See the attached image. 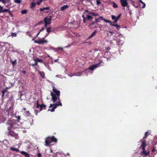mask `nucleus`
Wrapping results in <instances>:
<instances>
[{
    "mask_svg": "<svg viewBox=\"0 0 157 157\" xmlns=\"http://www.w3.org/2000/svg\"><path fill=\"white\" fill-rule=\"evenodd\" d=\"M3 7L0 5V13H2V11L3 10Z\"/></svg>",
    "mask_w": 157,
    "mask_h": 157,
    "instance_id": "nucleus-38",
    "label": "nucleus"
},
{
    "mask_svg": "<svg viewBox=\"0 0 157 157\" xmlns=\"http://www.w3.org/2000/svg\"><path fill=\"white\" fill-rule=\"evenodd\" d=\"M36 108H37L40 109V111L43 109H45L46 105L42 103L41 104H39V101L37 100L36 102Z\"/></svg>",
    "mask_w": 157,
    "mask_h": 157,
    "instance_id": "nucleus-8",
    "label": "nucleus"
},
{
    "mask_svg": "<svg viewBox=\"0 0 157 157\" xmlns=\"http://www.w3.org/2000/svg\"><path fill=\"white\" fill-rule=\"evenodd\" d=\"M52 100L54 102H55L57 101L56 103L55 104H51L49 106V108L52 107V108L51 109H49L48 111H50L52 112H54L55 111V109H56L57 106L60 105L62 106V103L60 102V99H52Z\"/></svg>",
    "mask_w": 157,
    "mask_h": 157,
    "instance_id": "nucleus-3",
    "label": "nucleus"
},
{
    "mask_svg": "<svg viewBox=\"0 0 157 157\" xmlns=\"http://www.w3.org/2000/svg\"><path fill=\"white\" fill-rule=\"evenodd\" d=\"M36 38H35V37H33L32 39V40H33V41H34V42L35 43V41H36V40H35V39Z\"/></svg>",
    "mask_w": 157,
    "mask_h": 157,
    "instance_id": "nucleus-55",
    "label": "nucleus"
},
{
    "mask_svg": "<svg viewBox=\"0 0 157 157\" xmlns=\"http://www.w3.org/2000/svg\"><path fill=\"white\" fill-rule=\"evenodd\" d=\"M151 153L155 155L157 153V151L156 150L155 147H153L151 150Z\"/></svg>",
    "mask_w": 157,
    "mask_h": 157,
    "instance_id": "nucleus-17",
    "label": "nucleus"
},
{
    "mask_svg": "<svg viewBox=\"0 0 157 157\" xmlns=\"http://www.w3.org/2000/svg\"><path fill=\"white\" fill-rule=\"evenodd\" d=\"M58 60V59H56L54 60V62H57Z\"/></svg>",
    "mask_w": 157,
    "mask_h": 157,
    "instance_id": "nucleus-56",
    "label": "nucleus"
},
{
    "mask_svg": "<svg viewBox=\"0 0 157 157\" xmlns=\"http://www.w3.org/2000/svg\"><path fill=\"white\" fill-rule=\"evenodd\" d=\"M49 7H44L43 8H41L40 9V11H43L44 10H49Z\"/></svg>",
    "mask_w": 157,
    "mask_h": 157,
    "instance_id": "nucleus-21",
    "label": "nucleus"
},
{
    "mask_svg": "<svg viewBox=\"0 0 157 157\" xmlns=\"http://www.w3.org/2000/svg\"><path fill=\"white\" fill-rule=\"evenodd\" d=\"M83 22L84 23L85 22V19H83Z\"/></svg>",
    "mask_w": 157,
    "mask_h": 157,
    "instance_id": "nucleus-60",
    "label": "nucleus"
},
{
    "mask_svg": "<svg viewBox=\"0 0 157 157\" xmlns=\"http://www.w3.org/2000/svg\"><path fill=\"white\" fill-rule=\"evenodd\" d=\"M86 17L87 19L88 20H90L92 19V17L91 15H87Z\"/></svg>",
    "mask_w": 157,
    "mask_h": 157,
    "instance_id": "nucleus-31",
    "label": "nucleus"
},
{
    "mask_svg": "<svg viewBox=\"0 0 157 157\" xmlns=\"http://www.w3.org/2000/svg\"><path fill=\"white\" fill-rule=\"evenodd\" d=\"M57 141V140L53 136L52 137H48L45 139V143L46 146H48L52 142L56 143Z\"/></svg>",
    "mask_w": 157,
    "mask_h": 157,
    "instance_id": "nucleus-4",
    "label": "nucleus"
},
{
    "mask_svg": "<svg viewBox=\"0 0 157 157\" xmlns=\"http://www.w3.org/2000/svg\"><path fill=\"white\" fill-rule=\"evenodd\" d=\"M58 49H61L62 50V49L63 48H58Z\"/></svg>",
    "mask_w": 157,
    "mask_h": 157,
    "instance_id": "nucleus-63",
    "label": "nucleus"
},
{
    "mask_svg": "<svg viewBox=\"0 0 157 157\" xmlns=\"http://www.w3.org/2000/svg\"><path fill=\"white\" fill-rule=\"evenodd\" d=\"M99 20L100 19L101 20H103L105 22L108 23H110V21L108 20H106L105 19L103 18V17L102 16L100 17L99 18Z\"/></svg>",
    "mask_w": 157,
    "mask_h": 157,
    "instance_id": "nucleus-16",
    "label": "nucleus"
},
{
    "mask_svg": "<svg viewBox=\"0 0 157 157\" xmlns=\"http://www.w3.org/2000/svg\"><path fill=\"white\" fill-rule=\"evenodd\" d=\"M82 18H83V19H85V17H84V15H82Z\"/></svg>",
    "mask_w": 157,
    "mask_h": 157,
    "instance_id": "nucleus-58",
    "label": "nucleus"
},
{
    "mask_svg": "<svg viewBox=\"0 0 157 157\" xmlns=\"http://www.w3.org/2000/svg\"><path fill=\"white\" fill-rule=\"evenodd\" d=\"M10 10V9L9 8L8 9H6L3 8V10L2 11V13H4L5 12H9V11Z\"/></svg>",
    "mask_w": 157,
    "mask_h": 157,
    "instance_id": "nucleus-29",
    "label": "nucleus"
},
{
    "mask_svg": "<svg viewBox=\"0 0 157 157\" xmlns=\"http://www.w3.org/2000/svg\"><path fill=\"white\" fill-rule=\"evenodd\" d=\"M45 27H43L40 30V31L39 32H41L43 30H44L45 29Z\"/></svg>",
    "mask_w": 157,
    "mask_h": 157,
    "instance_id": "nucleus-48",
    "label": "nucleus"
},
{
    "mask_svg": "<svg viewBox=\"0 0 157 157\" xmlns=\"http://www.w3.org/2000/svg\"><path fill=\"white\" fill-rule=\"evenodd\" d=\"M46 31L48 33H50L51 32V27H49L47 28L46 29Z\"/></svg>",
    "mask_w": 157,
    "mask_h": 157,
    "instance_id": "nucleus-27",
    "label": "nucleus"
},
{
    "mask_svg": "<svg viewBox=\"0 0 157 157\" xmlns=\"http://www.w3.org/2000/svg\"><path fill=\"white\" fill-rule=\"evenodd\" d=\"M48 34H49L48 33V34H46L45 35V36L47 37V36H48Z\"/></svg>",
    "mask_w": 157,
    "mask_h": 157,
    "instance_id": "nucleus-59",
    "label": "nucleus"
},
{
    "mask_svg": "<svg viewBox=\"0 0 157 157\" xmlns=\"http://www.w3.org/2000/svg\"><path fill=\"white\" fill-rule=\"evenodd\" d=\"M14 2L16 3L20 4L21 2V0H14Z\"/></svg>",
    "mask_w": 157,
    "mask_h": 157,
    "instance_id": "nucleus-28",
    "label": "nucleus"
},
{
    "mask_svg": "<svg viewBox=\"0 0 157 157\" xmlns=\"http://www.w3.org/2000/svg\"><path fill=\"white\" fill-rule=\"evenodd\" d=\"M116 42V40H111L110 41V44H113Z\"/></svg>",
    "mask_w": 157,
    "mask_h": 157,
    "instance_id": "nucleus-40",
    "label": "nucleus"
},
{
    "mask_svg": "<svg viewBox=\"0 0 157 157\" xmlns=\"http://www.w3.org/2000/svg\"><path fill=\"white\" fill-rule=\"evenodd\" d=\"M140 3H141L143 4V6L142 7V8H144L145 7V6H146L144 2H143L142 1Z\"/></svg>",
    "mask_w": 157,
    "mask_h": 157,
    "instance_id": "nucleus-36",
    "label": "nucleus"
},
{
    "mask_svg": "<svg viewBox=\"0 0 157 157\" xmlns=\"http://www.w3.org/2000/svg\"><path fill=\"white\" fill-rule=\"evenodd\" d=\"M40 32H38V33H37V34L35 36V38H36L37 37V36H38V35H39V34H40Z\"/></svg>",
    "mask_w": 157,
    "mask_h": 157,
    "instance_id": "nucleus-54",
    "label": "nucleus"
},
{
    "mask_svg": "<svg viewBox=\"0 0 157 157\" xmlns=\"http://www.w3.org/2000/svg\"><path fill=\"white\" fill-rule=\"evenodd\" d=\"M40 112V110L39 111L37 109H35L34 110V113L36 115H37L38 113Z\"/></svg>",
    "mask_w": 157,
    "mask_h": 157,
    "instance_id": "nucleus-33",
    "label": "nucleus"
},
{
    "mask_svg": "<svg viewBox=\"0 0 157 157\" xmlns=\"http://www.w3.org/2000/svg\"><path fill=\"white\" fill-rule=\"evenodd\" d=\"M37 155L38 156V157H41V154L40 153H38L37 154Z\"/></svg>",
    "mask_w": 157,
    "mask_h": 157,
    "instance_id": "nucleus-45",
    "label": "nucleus"
},
{
    "mask_svg": "<svg viewBox=\"0 0 157 157\" xmlns=\"http://www.w3.org/2000/svg\"><path fill=\"white\" fill-rule=\"evenodd\" d=\"M120 2L121 6L124 7L123 9L125 6H128V3L127 0H120Z\"/></svg>",
    "mask_w": 157,
    "mask_h": 157,
    "instance_id": "nucleus-11",
    "label": "nucleus"
},
{
    "mask_svg": "<svg viewBox=\"0 0 157 157\" xmlns=\"http://www.w3.org/2000/svg\"><path fill=\"white\" fill-rule=\"evenodd\" d=\"M25 114L27 116H29L30 114V113L29 111H27L25 112Z\"/></svg>",
    "mask_w": 157,
    "mask_h": 157,
    "instance_id": "nucleus-39",
    "label": "nucleus"
},
{
    "mask_svg": "<svg viewBox=\"0 0 157 157\" xmlns=\"http://www.w3.org/2000/svg\"><path fill=\"white\" fill-rule=\"evenodd\" d=\"M11 5V3H10V4H8V5H7L6 6V7H7V8H9L10 6V5Z\"/></svg>",
    "mask_w": 157,
    "mask_h": 157,
    "instance_id": "nucleus-51",
    "label": "nucleus"
},
{
    "mask_svg": "<svg viewBox=\"0 0 157 157\" xmlns=\"http://www.w3.org/2000/svg\"><path fill=\"white\" fill-rule=\"evenodd\" d=\"M52 18V17L50 16H48L44 18V21L45 23L44 27L45 28H46L48 25H49L51 23V21Z\"/></svg>",
    "mask_w": 157,
    "mask_h": 157,
    "instance_id": "nucleus-6",
    "label": "nucleus"
},
{
    "mask_svg": "<svg viewBox=\"0 0 157 157\" xmlns=\"http://www.w3.org/2000/svg\"><path fill=\"white\" fill-rule=\"evenodd\" d=\"M105 49L106 50H110V48L109 47H107Z\"/></svg>",
    "mask_w": 157,
    "mask_h": 157,
    "instance_id": "nucleus-50",
    "label": "nucleus"
},
{
    "mask_svg": "<svg viewBox=\"0 0 157 157\" xmlns=\"http://www.w3.org/2000/svg\"><path fill=\"white\" fill-rule=\"evenodd\" d=\"M36 4L34 2H32L31 4L30 7L31 8H33L35 6Z\"/></svg>",
    "mask_w": 157,
    "mask_h": 157,
    "instance_id": "nucleus-32",
    "label": "nucleus"
},
{
    "mask_svg": "<svg viewBox=\"0 0 157 157\" xmlns=\"http://www.w3.org/2000/svg\"><path fill=\"white\" fill-rule=\"evenodd\" d=\"M10 149L11 150L13 151H16V152H18L19 151V150L18 149H16V148H14L13 147H10Z\"/></svg>",
    "mask_w": 157,
    "mask_h": 157,
    "instance_id": "nucleus-23",
    "label": "nucleus"
},
{
    "mask_svg": "<svg viewBox=\"0 0 157 157\" xmlns=\"http://www.w3.org/2000/svg\"><path fill=\"white\" fill-rule=\"evenodd\" d=\"M96 31L95 30L91 35L89 37V38H90L93 36H94L96 33Z\"/></svg>",
    "mask_w": 157,
    "mask_h": 157,
    "instance_id": "nucleus-22",
    "label": "nucleus"
},
{
    "mask_svg": "<svg viewBox=\"0 0 157 157\" xmlns=\"http://www.w3.org/2000/svg\"><path fill=\"white\" fill-rule=\"evenodd\" d=\"M112 56L111 55L109 52H105L104 54V57L107 59V60H110V58Z\"/></svg>",
    "mask_w": 157,
    "mask_h": 157,
    "instance_id": "nucleus-12",
    "label": "nucleus"
},
{
    "mask_svg": "<svg viewBox=\"0 0 157 157\" xmlns=\"http://www.w3.org/2000/svg\"><path fill=\"white\" fill-rule=\"evenodd\" d=\"M86 11L88 12V14H89V15H91L92 13L91 12L88 11L87 10Z\"/></svg>",
    "mask_w": 157,
    "mask_h": 157,
    "instance_id": "nucleus-49",
    "label": "nucleus"
},
{
    "mask_svg": "<svg viewBox=\"0 0 157 157\" xmlns=\"http://www.w3.org/2000/svg\"><path fill=\"white\" fill-rule=\"evenodd\" d=\"M8 130H10L11 129H15L18 128L20 127V124L18 123L16 121H11L9 120L7 123Z\"/></svg>",
    "mask_w": 157,
    "mask_h": 157,
    "instance_id": "nucleus-1",
    "label": "nucleus"
},
{
    "mask_svg": "<svg viewBox=\"0 0 157 157\" xmlns=\"http://www.w3.org/2000/svg\"><path fill=\"white\" fill-rule=\"evenodd\" d=\"M21 154L23 155L25 157H29L30 156L28 153L24 151H21Z\"/></svg>",
    "mask_w": 157,
    "mask_h": 157,
    "instance_id": "nucleus-15",
    "label": "nucleus"
},
{
    "mask_svg": "<svg viewBox=\"0 0 157 157\" xmlns=\"http://www.w3.org/2000/svg\"><path fill=\"white\" fill-rule=\"evenodd\" d=\"M68 7V5H64L61 8V10L62 11H63L65 10Z\"/></svg>",
    "mask_w": 157,
    "mask_h": 157,
    "instance_id": "nucleus-19",
    "label": "nucleus"
},
{
    "mask_svg": "<svg viewBox=\"0 0 157 157\" xmlns=\"http://www.w3.org/2000/svg\"><path fill=\"white\" fill-rule=\"evenodd\" d=\"M22 109L24 110H26V109L25 108H23Z\"/></svg>",
    "mask_w": 157,
    "mask_h": 157,
    "instance_id": "nucleus-62",
    "label": "nucleus"
},
{
    "mask_svg": "<svg viewBox=\"0 0 157 157\" xmlns=\"http://www.w3.org/2000/svg\"><path fill=\"white\" fill-rule=\"evenodd\" d=\"M27 12V10H24L21 11V13L22 14H26Z\"/></svg>",
    "mask_w": 157,
    "mask_h": 157,
    "instance_id": "nucleus-30",
    "label": "nucleus"
},
{
    "mask_svg": "<svg viewBox=\"0 0 157 157\" xmlns=\"http://www.w3.org/2000/svg\"><path fill=\"white\" fill-rule=\"evenodd\" d=\"M0 1L5 4L7 3H9L10 0H0Z\"/></svg>",
    "mask_w": 157,
    "mask_h": 157,
    "instance_id": "nucleus-18",
    "label": "nucleus"
},
{
    "mask_svg": "<svg viewBox=\"0 0 157 157\" xmlns=\"http://www.w3.org/2000/svg\"><path fill=\"white\" fill-rule=\"evenodd\" d=\"M109 33H110V35H111L112 34V33H113V32H111V31H109Z\"/></svg>",
    "mask_w": 157,
    "mask_h": 157,
    "instance_id": "nucleus-57",
    "label": "nucleus"
},
{
    "mask_svg": "<svg viewBox=\"0 0 157 157\" xmlns=\"http://www.w3.org/2000/svg\"><path fill=\"white\" fill-rule=\"evenodd\" d=\"M147 146L146 142L145 140H143L141 142V144L140 145L142 151L140 152V154L142 155H144L145 156H147L150 153V151H147L145 150V148Z\"/></svg>",
    "mask_w": 157,
    "mask_h": 157,
    "instance_id": "nucleus-2",
    "label": "nucleus"
},
{
    "mask_svg": "<svg viewBox=\"0 0 157 157\" xmlns=\"http://www.w3.org/2000/svg\"><path fill=\"white\" fill-rule=\"evenodd\" d=\"M11 36H17V34L16 33H13L11 35Z\"/></svg>",
    "mask_w": 157,
    "mask_h": 157,
    "instance_id": "nucleus-43",
    "label": "nucleus"
},
{
    "mask_svg": "<svg viewBox=\"0 0 157 157\" xmlns=\"http://www.w3.org/2000/svg\"><path fill=\"white\" fill-rule=\"evenodd\" d=\"M34 61L36 63L42 62V61L41 59H40L38 58H36L35 59H34Z\"/></svg>",
    "mask_w": 157,
    "mask_h": 157,
    "instance_id": "nucleus-24",
    "label": "nucleus"
},
{
    "mask_svg": "<svg viewBox=\"0 0 157 157\" xmlns=\"http://www.w3.org/2000/svg\"><path fill=\"white\" fill-rule=\"evenodd\" d=\"M48 43V40L45 39V38H42L39 39L35 41V43L39 44H47Z\"/></svg>",
    "mask_w": 157,
    "mask_h": 157,
    "instance_id": "nucleus-5",
    "label": "nucleus"
},
{
    "mask_svg": "<svg viewBox=\"0 0 157 157\" xmlns=\"http://www.w3.org/2000/svg\"><path fill=\"white\" fill-rule=\"evenodd\" d=\"M149 134L148 131L146 132L145 133L144 136V138L147 137V136H148Z\"/></svg>",
    "mask_w": 157,
    "mask_h": 157,
    "instance_id": "nucleus-34",
    "label": "nucleus"
},
{
    "mask_svg": "<svg viewBox=\"0 0 157 157\" xmlns=\"http://www.w3.org/2000/svg\"><path fill=\"white\" fill-rule=\"evenodd\" d=\"M43 1V0H38L37 3V4L38 5H40L41 2Z\"/></svg>",
    "mask_w": 157,
    "mask_h": 157,
    "instance_id": "nucleus-37",
    "label": "nucleus"
},
{
    "mask_svg": "<svg viewBox=\"0 0 157 157\" xmlns=\"http://www.w3.org/2000/svg\"><path fill=\"white\" fill-rule=\"evenodd\" d=\"M110 24V25L111 26H115V25H114V24H113L112 23H111V22H110V23H109Z\"/></svg>",
    "mask_w": 157,
    "mask_h": 157,
    "instance_id": "nucleus-52",
    "label": "nucleus"
},
{
    "mask_svg": "<svg viewBox=\"0 0 157 157\" xmlns=\"http://www.w3.org/2000/svg\"><path fill=\"white\" fill-rule=\"evenodd\" d=\"M36 63H35V64H33L32 65H33V66H35V65H36Z\"/></svg>",
    "mask_w": 157,
    "mask_h": 157,
    "instance_id": "nucleus-61",
    "label": "nucleus"
},
{
    "mask_svg": "<svg viewBox=\"0 0 157 157\" xmlns=\"http://www.w3.org/2000/svg\"><path fill=\"white\" fill-rule=\"evenodd\" d=\"M112 3L113 4L112 6L114 8H116L118 7L116 3H115L114 2H112Z\"/></svg>",
    "mask_w": 157,
    "mask_h": 157,
    "instance_id": "nucleus-25",
    "label": "nucleus"
},
{
    "mask_svg": "<svg viewBox=\"0 0 157 157\" xmlns=\"http://www.w3.org/2000/svg\"><path fill=\"white\" fill-rule=\"evenodd\" d=\"M8 130L9 131L7 134L8 136L10 135L13 137H15L17 136V134H16L13 131L11 130V129Z\"/></svg>",
    "mask_w": 157,
    "mask_h": 157,
    "instance_id": "nucleus-14",
    "label": "nucleus"
},
{
    "mask_svg": "<svg viewBox=\"0 0 157 157\" xmlns=\"http://www.w3.org/2000/svg\"><path fill=\"white\" fill-rule=\"evenodd\" d=\"M96 2H97V5H98V4H100V1L98 0H97L96 1Z\"/></svg>",
    "mask_w": 157,
    "mask_h": 157,
    "instance_id": "nucleus-47",
    "label": "nucleus"
},
{
    "mask_svg": "<svg viewBox=\"0 0 157 157\" xmlns=\"http://www.w3.org/2000/svg\"><path fill=\"white\" fill-rule=\"evenodd\" d=\"M88 72H89V71L88 70L86 69V70H85V71L82 72L81 73H80L79 72H78L76 74H73L72 75H68L71 77L72 76H81L82 75V73H83L84 72L86 74V73H88Z\"/></svg>",
    "mask_w": 157,
    "mask_h": 157,
    "instance_id": "nucleus-9",
    "label": "nucleus"
},
{
    "mask_svg": "<svg viewBox=\"0 0 157 157\" xmlns=\"http://www.w3.org/2000/svg\"><path fill=\"white\" fill-rule=\"evenodd\" d=\"M22 72L24 74H25L26 73V71L25 70H23L22 71Z\"/></svg>",
    "mask_w": 157,
    "mask_h": 157,
    "instance_id": "nucleus-53",
    "label": "nucleus"
},
{
    "mask_svg": "<svg viewBox=\"0 0 157 157\" xmlns=\"http://www.w3.org/2000/svg\"><path fill=\"white\" fill-rule=\"evenodd\" d=\"M91 16H97L98 15V14L97 13H94V12H92L91 14Z\"/></svg>",
    "mask_w": 157,
    "mask_h": 157,
    "instance_id": "nucleus-26",
    "label": "nucleus"
},
{
    "mask_svg": "<svg viewBox=\"0 0 157 157\" xmlns=\"http://www.w3.org/2000/svg\"><path fill=\"white\" fill-rule=\"evenodd\" d=\"M121 16V14H120L119 15V16L117 17H116L114 15H112V16H111L112 19L113 20H114V23L117 22L118 21V20L119 19V18H120Z\"/></svg>",
    "mask_w": 157,
    "mask_h": 157,
    "instance_id": "nucleus-13",
    "label": "nucleus"
},
{
    "mask_svg": "<svg viewBox=\"0 0 157 157\" xmlns=\"http://www.w3.org/2000/svg\"><path fill=\"white\" fill-rule=\"evenodd\" d=\"M56 77L57 78H63L62 77V75H57L56 76Z\"/></svg>",
    "mask_w": 157,
    "mask_h": 157,
    "instance_id": "nucleus-41",
    "label": "nucleus"
},
{
    "mask_svg": "<svg viewBox=\"0 0 157 157\" xmlns=\"http://www.w3.org/2000/svg\"><path fill=\"white\" fill-rule=\"evenodd\" d=\"M38 71L40 76L42 77V78H44L45 76L44 73L43 72H41L39 71Z\"/></svg>",
    "mask_w": 157,
    "mask_h": 157,
    "instance_id": "nucleus-20",
    "label": "nucleus"
},
{
    "mask_svg": "<svg viewBox=\"0 0 157 157\" xmlns=\"http://www.w3.org/2000/svg\"><path fill=\"white\" fill-rule=\"evenodd\" d=\"M99 18L97 19L96 18H95V20L96 22H100V21H99Z\"/></svg>",
    "mask_w": 157,
    "mask_h": 157,
    "instance_id": "nucleus-44",
    "label": "nucleus"
},
{
    "mask_svg": "<svg viewBox=\"0 0 157 157\" xmlns=\"http://www.w3.org/2000/svg\"><path fill=\"white\" fill-rule=\"evenodd\" d=\"M53 91L54 93L55 96L53 97L52 96V98H59L60 95V92L59 91L57 90L54 87L53 89Z\"/></svg>",
    "mask_w": 157,
    "mask_h": 157,
    "instance_id": "nucleus-10",
    "label": "nucleus"
},
{
    "mask_svg": "<svg viewBox=\"0 0 157 157\" xmlns=\"http://www.w3.org/2000/svg\"><path fill=\"white\" fill-rule=\"evenodd\" d=\"M139 0L140 2H141L142 1L141 0Z\"/></svg>",
    "mask_w": 157,
    "mask_h": 157,
    "instance_id": "nucleus-64",
    "label": "nucleus"
},
{
    "mask_svg": "<svg viewBox=\"0 0 157 157\" xmlns=\"http://www.w3.org/2000/svg\"><path fill=\"white\" fill-rule=\"evenodd\" d=\"M9 14L11 16L13 17V15L12 13L11 12L10 10L9 12H8Z\"/></svg>",
    "mask_w": 157,
    "mask_h": 157,
    "instance_id": "nucleus-42",
    "label": "nucleus"
},
{
    "mask_svg": "<svg viewBox=\"0 0 157 157\" xmlns=\"http://www.w3.org/2000/svg\"><path fill=\"white\" fill-rule=\"evenodd\" d=\"M16 60H14V61H13L12 62V63L13 65H15L16 63Z\"/></svg>",
    "mask_w": 157,
    "mask_h": 157,
    "instance_id": "nucleus-46",
    "label": "nucleus"
},
{
    "mask_svg": "<svg viewBox=\"0 0 157 157\" xmlns=\"http://www.w3.org/2000/svg\"><path fill=\"white\" fill-rule=\"evenodd\" d=\"M102 63V60H100L99 63L90 66L89 68V70L91 71L94 70L96 68L99 67L100 66V63Z\"/></svg>",
    "mask_w": 157,
    "mask_h": 157,
    "instance_id": "nucleus-7",
    "label": "nucleus"
},
{
    "mask_svg": "<svg viewBox=\"0 0 157 157\" xmlns=\"http://www.w3.org/2000/svg\"><path fill=\"white\" fill-rule=\"evenodd\" d=\"M115 27L118 30H119L120 28V25H115Z\"/></svg>",
    "mask_w": 157,
    "mask_h": 157,
    "instance_id": "nucleus-35",
    "label": "nucleus"
}]
</instances>
